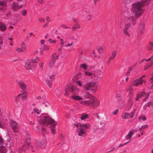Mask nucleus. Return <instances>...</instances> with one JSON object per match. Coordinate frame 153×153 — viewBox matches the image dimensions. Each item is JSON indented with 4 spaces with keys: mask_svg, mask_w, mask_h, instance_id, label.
Listing matches in <instances>:
<instances>
[{
    "mask_svg": "<svg viewBox=\"0 0 153 153\" xmlns=\"http://www.w3.org/2000/svg\"><path fill=\"white\" fill-rule=\"evenodd\" d=\"M145 5L144 0L137 1L133 3L131 5V13L128 20L132 22L133 25L136 24L135 19L138 18L143 14L144 10L143 8Z\"/></svg>",
    "mask_w": 153,
    "mask_h": 153,
    "instance_id": "f257e3e1",
    "label": "nucleus"
},
{
    "mask_svg": "<svg viewBox=\"0 0 153 153\" xmlns=\"http://www.w3.org/2000/svg\"><path fill=\"white\" fill-rule=\"evenodd\" d=\"M39 122L40 125L42 126H44L45 125H51L52 126L51 128V132L53 134H55V129L54 126L57 125V123L54 120L47 116L42 115Z\"/></svg>",
    "mask_w": 153,
    "mask_h": 153,
    "instance_id": "f03ea898",
    "label": "nucleus"
},
{
    "mask_svg": "<svg viewBox=\"0 0 153 153\" xmlns=\"http://www.w3.org/2000/svg\"><path fill=\"white\" fill-rule=\"evenodd\" d=\"M76 84L80 87H82L86 91H90L92 93H95L98 89V85L96 82H88L84 85L82 82L80 80H78L76 82Z\"/></svg>",
    "mask_w": 153,
    "mask_h": 153,
    "instance_id": "7ed1b4c3",
    "label": "nucleus"
},
{
    "mask_svg": "<svg viewBox=\"0 0 153 153\" xmlns=\"http://www.w3.org/2000/svg\"><path fill=\"white\" fill-rule=\"evenodd\" d=\"M91 100H88L85 101H81L80 103L83 105H85L89 106H97L100 104V102L96 100L95 97L91 99Z\"/></svg>",
    "mask_w": 153,
    "mask_h": 153,
    "instance_id": "20e7f679",
    "label": "nucleus"
},
{
    "mask_svg": "<svg viewBox=\"0 0 153 153\" xmlns=\"http://www.w3.org/2000/svg\"><path fill=\"white\" fill-rule=\"evenodd\" d=\"M10 126L15 133L18 132L19 130V127L16 122L13 120L10 121Z\"/></svg>",
    "mask_w": 153,
    "mask_h": 153,
    "instance_id": "39448f33",
    "label": "nucleus"
},
{
    "mask_svg": "<svg viewBox=\"0 0 153 153\" xmlns=\"http://www.w3.org/2000/svg\"><path fill=\"white\" fill-rule=\"evenodd\" d=\"M149 95V94H146V93L144 91H143L137 94V96L135 98V100L137 101L139 100L140 98L145 96V97L144 99L143 100V101H145L147 99V98L148 97Z\"/></svg>",
    "mask_w": 153,
    "mask_h": 153,
    "instance_id": "423d86ee",
    "label": "nucleus"
},
{
    "mask_svg": "<svg viewBox=\"0 0 153 153\" xmlns=\"http://www.w3.org/2000/svg\"><path fill=\"white\" fill-rule=\"evenodd\" d=\"M22 4H19L16 2H14L11 5L12 9L14 11H17L20 9L22 7Z\"/></svg>",
    "mask_w": 153,
    "mask_h": 153,
    "instance_id": "0eeeda50",
    "label": "nucleus"
},
{
    "mask_svg": "<svg viewBox=\"0 0 153 153\" xmlns=\"http://www.w3.org/2000/svg\"><path fill=\"white\" fill-rule=\"evenodd\" d=\"M146 82L145 80H141L140 78L137 79L133 81V85L136 86H137L140 85H142L143 83H145Z\"/></svg>",
    "mask_w": 153,
    "mask_h": 153,
    "instance_id": "6e6552de",
    "label": "nucleus"
},
{
    "mask_svg": "<svg viewBox=\"0 0 153 153\" xmlns=\"http://www.w3.org/2000/svg\"><path fill=\"white\" fill-rule=\"evenodd\" d=\"M130 24L129 23H127L126 24L125 26V27L123 30V33L124 34L127 35L128 37L130 36V34L128 31L127 30L130 27Z\"/></svg>",
    "mask_w": 153,
    "mask_h": 153,
    "instance_id": "1a4fd4ad",
    "label": "nucleus"
},
{
    "mask_svg": "<svg viewBox=\"0 0 153 153\" xmlns=\"http://www.w3.org/2000/svg\"><path fill=\"white\" fill-rule=\"evenodd\" d=\"M71 92L73 94H77L79 91V89L75 86H72L71 88Z\"/></svg>",
    "mask_w": 153,
    "mask_h": 153,
    "instance_id": "9d476101",
    "label": "nucleus"
},
{
    "mask_svg": "<svg viewBox=\"0 0 153 153\" xmlns=\"http://www.w3.org/2000/svg\"><path fill=\"white\" fill-rule=\"evenodd\" d=\"M17 82L19 87L22 90H25L26 89L27 87L26 85L24 82L22 81H18Z\"/></svg>",
    "mask_w": 153,
    "mask_h": 153,
    "instance_id": "9b49d317",
    "label": "nucleus"
},
{
    "mask_svg": "<svg viewBox=\"0 0 153 153\" xmlns=\"http://www.w3.org/2000/svg\"><path fill=\"white\" fill-rule=\"evenodd\" d=\"M135 130H131L128 132V134L126 136V138L127 140H129L131 141L132 136L134 133Z\"/></svg>",
    "mask_w": 153,
    "mask_h": 153,
    "instance_id": "f8f14e48",
    "label": "nucleus"
},
{
    "mask_svg": "<svg viewBox=\"0 0 153 153\" xmlns=\"http://www.w3.org/2000/svg\"><path fill=\"white\" fill-rule=\"evenodd\" d=\"M37 144L40 147L44 148L46 145V141L45 139H43L40 141Z\"/></svg>",
    "mask_w": 153,
    "mask_h": 153,
    "instance_id": "ddd939ff",
    "label": "nucleus"
},
{
    "mask_svg": "<svg viewBox=\"0 0 153 153\" xmlns=\"http://www.w3.org/2000/svg\"><path fill=\"white\" fill-rule=\"evenodd\" d=\"M145 28V25L143 24H142L140 25L139 27L138 36H140L143 32V30Z\"/></svg>",
    "mask_w": 153,
    "mask_h": 153,
    "instance_id": "4468645a",
    "label": "nucleus"
},
{
    "mask_svg": "<svg viewBox=\"0 0 153 153\" xmlns=\"http://www.w3.org/2000/svg\"><path fill=\"white\" fill-rule=\"evenodd\" d=\"M90 126V125L88 123L81 124V125L80 126V128L85 132L86 129L89 128Z\"/></svg>",
    "mask_w": 153,
    "mask_h": 153,
    "instance_id": "2eb2a0df",
    "label": "nucleus"
},
{
    "mask_svg": "<svg viewBox=\"0 0 153 153\" xmlns=\"http://www.w3.org/2000/svg\"><path fill=\"white\" fill-rule=\"evenodd\" d=\"M31 61L30 60H27L26 61L25 65V68L27 70H30L31 69V67L30 65Z\"/></svg>",
    "mask_w": 153,
    "mask_h": 153,
    "instance_id": "dca6fc26",
    "label": "nucleus"
},
{
    "mask_svg": "<svg viewBox=\"0 0 153 153\" xmlns=\"http://www.w3.org/2000/svg\"><path fill=\"white\" fill-rule=\"evenodd\" d=\"M76 94H73L71 96V98L74 100L79 101L82 100L83 98L82 97L76 95Z\"/></svg>",
    "mask_w": 153,
    "mask_h": 153,
    "instance_id": "f3484780",
    "label": "nucleus"
},
{
    "mask_svg": "<svg viewBox=\"0 0 153 153\" xmlns=\"http://www.w3.org/2000/svg\"><path fill=\"white\" fill-rule=\"evenodd\" d=\"M6 25L1 22H0V30L2 32L4 31L7 29Z\"/></svg>",
    "mask_w": 153,
    "mask_h": 153,
    "instance_id": "a211bd4d",
    "label": "nucleus"
},
{
    "mask_svg": "<svg viewBox=\"0 0 153 153\" xmlns=\"http://www.w3.org/2000/svg\"><path fill=\"white\" fill-rule=\"evenodd\" d=\"M77 133L79 136H82L85 134V132L80 128H78L76 130Z\"/></svg>",
    "mask_w": 153,
    "mask_h": 153,
    "instance_id": "6ab92c4d",
    "label": "nucleus"
},
{
    "mask_svg": "<svg viewBox=\"0 0 153 153\" xmlns=\"http://www.w3.org/2000/svg\"><path fill=\"white\" fill-rule=\"evenodd\" d=\"M105 49V46H102V47H98L97 48V49L100 54H102Z\"/></svg>",
    "mask_w": 153,
    "mask_h": 153,
    "instance_id": "aec40b11",
    "label": "nucleus"
},
{
    "mask_svg": "<svg viewBox=\"0 0 153 153\" xmlns=\"http://www.w3.org/2000/svg\"><path fill=\"white\" fill-rule=\"evenodd\" d=\"M84 97L86 98L90 99H91L93 98V97H94L88 91H86L85 92V95Z\"/></svg>",
    "mask_w": 153,
    "mask_h": 153,
    "instance_id": "412c9836",
    "label": "nucleus"
},
{
    "mask_svg": "<svg viewBox=\"0 0 153 153\" xmlns=\"http://www.w3.org/2000/svg\"><path fill=\"white\" fill-rule=\"evenodd\" d=\"M16 51L19 53H20L21 52H24L26 51V48H24L23 47L21 48H16Z\"/></svg>",
    "mask_w": 153,
    "mask_h": 153,
    "instance_id": "4be33fe9",
    "label": "nucleus"
},
{
    "mask_svg": "<svg viewBox=\"0 0 153 153\" xmlns=\"http://www.w3.org/2000/svg\"><path fill=\"white\" fill-rule=\"evenodd\" d=\"M80 27V25L78 22L75 23L74 26L72 27L73 30H74L77 28H79Z\"/></svg>",
    "mask_w": 153,
    "mask_h": 153,
    "instance_id": "5701e85b",
    "label": "nucleus"
},
{
    "mask_svg": "<svg viewBox=\"0 0 153 153\" xmlns=\"http://www.w3.org/2000/svg\"><path fill=\"white\" fill-rule=\"evenodd\" d=\"M117 54V52L115 50H114L113 51L111 56L110 57V58L114 59L115 58L116 54Z\"/></svg>",
    "mask_w": 153,
    "mask_h": 153,
    "instance_id": "b1692460",
    "label": "nucleus"
},
{
    "mask_svg": "<svg viewBox=\"0 0 153 153\" xmlns=\"http://www.w3.org/2000/svg\"><path fill=\"white\" fill-rule=\"evenodd\" d=\"M84 73L85 75L89 76H91L92 77L94 72H90L88 71H85L84 72Z\"/></svg>",
    "mask_w": 153,
    "mask_h": 153,
    "instance_id": "393cba45",
    "label": "nucleus"
},
{
    "mask_svg": "<svg viewBox=\"0 0 153 153\" xmlns=\"http://www.w3.org/2000/svg\"><path fill=\"white\" fill-rule=\"evenodd\" d=\"M55 62V61L53 60L52 59L50 60L49 64V68H52L54 66Z\"/></svg>",
    "mask_w": 153,
    "mask_h": 153,
    "instance_id": "a878e982",
    "label": "nucleus"
},
{
    "mask_svg": "<svg viewBox=\"0 0 153 153\" xmlns=\"http://www.w3.org/2000/svg\"><path fill=\"white\" fill-rule=\"evenodd\" d=\"M88 116L87 114H82L81 117V119L82 120H84L85 119H86L87 118H88Z\"/></svg>",
    "mask_w": 153,
    "mask_h": 153,
    "instance_id": "bb28decb",
    "label": "nucleus"
},
{
    "mask_svg": "<svg viewBox=\"0 0 153 153\" xmlns=\"http://www.w3.org/2000/svg\"><path fill=\"white\" fill-rule=\"evenodd\" d=\"M129 114L128 113H124L122 116V118L123 119H127L128 118Z\"/></svg>",
    "mask_w": 153,
    "mask_h": 153,
    "instance_id": "cd10ccee",
    "label": "nucleus"
},
{
    "mask_svg": "<svg viewBox=\"0 0 153 153\" xmlns=\"http://www.w3.org/2000/svg\"><path fill=\"white\" fill-rule=\"evenodd\" d=\"M25 90H22V91L21 92L22 93L19 94L18 96H17V97H16V101L17 99L21 96L22 95H25L26 94H28L25 91Z\"/></svg>",
    "mask_w": 153,
    "mask_h": 153,
    "instance_id": "c85d7f7f",
    "label": "nucleus"
},
{
    "mask_svg": "<svg viewBox=\"0 0 153 153\" xmlns=\"http://www.w3.org/2000/svg\"><path fill=\"white\" fill-rule=\"evenodd\" d=\"M92 78L94 79V80L97 81L99 79V76L94 73Z\"/></svg>",
    "mask_w": 153,
    "mask_h": 153,
    "instance_id": "c756f323",
    "label": "nucleus"
},
{
    "mask_svg": "<svg viewBox=\"0 0 153 153\" xmlns=\"http://www.w3.org/2000/svg\"><path fill=\"white\" fill-rule=\"evenodd\" d=\"M52 60L56 62V60L58 59V56L54 53L52 56Z\"/></svg>",
    "mask_w": 153,
    "mask_h": 153,
    "instance_id": "7c9ffc66",
    "label": "nucleus"
},
{
    "mask_svg": "<svg viewBox=\"0 0 153 153\" xmlns=\"http://www.w3.org/2000/svg\"><path fill=\"white\" fill-rule=\"evenodd\" d=\"M39 60V58L36 57V58L33 59L31 61V62L33 63H35L38 62Z\"/></svg>",
    "mask_w": 153,
    "mask_h": 153,
    "instance_id": "2f4dec72",
    "label": "nucleus"
},
{
    "mask_svg": "<svg viewBox=\"0 0 153 153\" xmlns=\"http://www.w3.org/2000/svg\"><path fill=\"white\" fill-rule=\"evenodd\" d=\"M80 67L82 68L85 70H87L88 68V66L85 63H83L81 64Z\"/></svg>",
    "mask_w": 153,
    "mask_h": 153,
    "instance_id": "473e14b6",
    "label": "nucleus"
},
{
    "mask_svg": "<svg viewBox=\"0 0 153 153\" xmlns=\"http://www.w3.org/2000/svg\"><path fill=\"white\" fill-rule=\"evenodd\" d=\"M147 49L148 50H151L153 49V43L151 42L149 43V45Z\"/></svg>",
    "mask_w": 153,
    "mask_h": 153,
    "instance_id": "72a5a7b5",
    "label": "nucleus"
},
{
    "mask_svg": "<svg viewBox=\"0 0 153 153\" xmlns=\"http://www.w3.org/2000/svg\"><path fill=\"white\" fill-rule=\"evenodd\" d=\"M148 127V126L147 125H145L139 128V131H141L147 128Z\"/></svg>",
    "mask_w": 153,
    "mask_h": 153,
    "instance_id": "f704fd0d",
    "label": "nucleus"
},
{
    "mask_svg": "<svg viewBox=\"0 0 153 153\" xmlns=\"http://www.w3.org/2000/svg\"><path fill=\"white\" fill-rule=\"evenodd\" d=\"M7 5V2L4 1H0V6H6Z\"/></svg>",
    "mask_w": 153,
    "mask_h": 153,
    "instance_id": "c9c22d12",
    "label": "nucleus"
},
{
    "mask_svg": "<svg viewBox=\"0 0 153 153\" xmlns=\"http://www.w3.org/2000/svg\"><path fill=\"white\" fill-rule=\"evenodd\" d=\"M146 117L145 116L143 115L140 117L138 118V119L139 120H142L143 121L146 120Z\"/></svg>",
    "mask_w": 153,
    "mask_h": 153,
    "instance_id": "e433bc0d",
    "label": "nucleus"
},
{
    "mask_svg": "<svg viewBox=\"0 0 153 153\" xmlns=\"http://www.w3.org/2000/svg\"><path fill=\"white\" fill-rule=\"evenodd\" d=\"M8 42L10 44V45L13 46V45L12 38H10L8 39Z\"/></svg>",
    "mask_w": 153,
    "mask_h": 153,
    "instance_id": "4c0bfd02",
    "label": "nucleus"
},
{
    "mask_svg": "<svg viewBox=\"0 0 153 153\" xmlns=\"http://www.w3.org/2000/svg\"><path fill=\"white\" fill-rule=\"evenodd\" d=\"M22 100H26L28 97V94H26L24 95H22Z\"/></svg>",
    "mask_w": 153,
    "mask_h": 153,
    "instance_id": "58836bf2",
    "label": "nucleus"
},
{
    "mask_svg": "<svg viewBox=\"0 0 153 153\" xmlns=\"http://www.w3.org/2000/svg\"><path fill=\"white\" fill-rule=\"evenodd\" d=\"M47 84L48 86L50 88L52 87V81H51L48 80L47 81Z\"/></svg>",
    "mask_w": 153,
    "mask_h": 153,
    "instance_id": "ea45409f",
    "label": "nucleus"
},
{
    "mask_svg": "<svg viewBox=\"0 0 153 153\" xmlns=\"http://www.w3.org/2000/svg\"><path fill=\"white\" fill-rule=\"evenodd\" d=\"M44 63L43 62H41L39 64V66L41 70H42L43 69V67L44 65Z\"/></svg>",
    "mask_w": 153,
    "mask_h": 153,
    "instance_id": "a19ab883",
    "label": "nucleus"
},
{
    "mask_svg": "<svg viewBox=\"0 0 153 153\" xmlns=\"http://www.w3.org/2000/svg\"><path fill=\"white\" fill-rule=\"evenodd\" d=\"M86 18L88 20L91 21L92 19V16L90 15H88L87 16Z\"/></svg>",
    "mask_w": 153,
    "mask_h": 153,
    "instance_id": "79ce46f5",
    "label": "nucleus"
},
{
    "mask_svg": "<svg viewBox=\"0 0 153 153\" xmlns=\"http://www.w3.org/2000/svg\"><path fill=\"white\" fill-rule=\"evenodd\" d=\"M153 64V62H152L151 63L150 65H147L145 67V70H146V69L148 68H149Z\"/></svg>",
    "mask_w": 153,
    "mask_h": 153,
    "instance_id": "37998d69",
    "label": "nucleus"
},
{
    "mask_svg": "<svg viewBox=\"0 0 153 153\" xmlns=\"http://www.w3.org/2000/svg\"><path fill=\"white\" fill-rule=\"evenodd\" d=\"M22 14L23 16H25L27 14V11L26 10H22Z\"/></svg>",
    "mask_w": 153,
    "mask_h": 153,
    "instance_id": "c03bdc74",
    "label": "nucleus"
},
{
    "mask_svg": "<svg viewBox=\"0 0 153 153\" xmlns=\"http://www.w3.org/2000/svg\"><path fill=\"white\" fill-rule=\"evenodd\" d=\"M147 104H149V105H148V107L151 106L153 107V101L151 102H149L148 103H146Z\"/></svg>",
    "mask_w": 153,
    "mask_h": 153,
    "instance_id": "a18cd8bd",
    "label": "nucleus"
},
{
    "mask_svg": "<svg viewBox=\"0 0 153 153\" xmlns=\"http://www.w3.org/2000/svg\"><path fill=\"white\" fill-rule=\"evenodd\" d=\"M27 144V145H26L24 146H23V147L22 148V150H25V148H28L29 145V143H28Z\"/></svg>",
    "mask_w": 153,
    "mask_h": 153,
    "instance_id": "49530a36",
    "label": "nucleus"
},
{
    "mask_svg": "<svg viewBox=\"0 0 153 153\" xmlns=\"http://www.w3.org/2000/svg\"><path fill=\"white\" fill-rule=\"evenodd\" d=\"M34 110L35 113H37L38 114H39L40 112V111H39V110L37 108H35Z\"/></svg>",
    "mask_w": 153,
    "mask_h": 153,
    "instance_id": "de8ad7c7",
    "label": "nucleus"
},
{
    "mask_svg": "<svg viewBox=\"0 0 153 153\" xmlns=\"http://www.w3.org/2000/svg\"><path fill=\"white\" fill-rule=\"evenodd\" d=\"M150 82L152 84L151 86L153 88V77H151L150 78Z\"/></svg>",
    "mask_w": 153,
    "mask_h": 153,
    "instance_id": "09e8293b",
    "label": "nucleus"
},
{
    "mask_svg": "<svg viewBox=\"0 0 153 153\" xmlns=\"http://www.w3.org/2000/svg\"><path fill=\"white\" fill-rule=\"evenodd\" d=\"M38 20L40 22H44L45 21V19L43 18H40Z\"/></svg>",
    "mask_w": 153,
    "mask_h": 153,
    "instance_id": "8fccbe9b",
    "label": "nucleus"
},
{
    "mask_svg": "<svg viewBox=\"0 0 153 153\" xmlns=\"http://www.w3.org/2000/svg\"><path fill=\"white\" fill-rule=\"evenodd\" d=\"M112 60H113L111 58H110V57L108 58V60L107 61V63L108 64H109L111 62V61Z\"/></svg>",
    "mask_w": 153,
    "mask_h": 153,
    "instance_id": "3c124183",
    "label": "nucleus"
},
{
    "mask_svg": "<svg viewBox=\"0 0 153 153\" xmlns=\"http://www.w3.org/2000/svg\"><path fill=\"white\" fill-rule=\"evenodd\" d=\"M134 114V112H131L129 115V117L131 118H132L133 117Z\"/></svg>",
    "mask_w": 153,
    "mask_h": 153,
    "instance_id": "603ef678",
    "label": "nucleus"
},
{
    "mask_svg": "<svg viewBox=\"0 0 153 153\" xmlns=\"http://www.w3.org/2000/svg\"><path fill=\"white\" fill-rule=\"evenodd\" d=\"M48 41L50 43H55L56 42V41L54 40H52L51 39H50L48 40Z\"/></svg>",
    "mask_w": 153,
    "mask_h": 153,
    "instance_id": "864d4df0",
    "label": "nucleus"
},
{
    "mask_svg": "<svg viewBox=\"0 0 153 153\" xmlns=\"http://www.w3.org/2000/svg\"><path fill=\"white\" fill-rule=\"evenodd\" d=\"M0 128H4V126L2 123V121L0 119Z\"/></svg>",
    "mask_w": 153,
    "mask_h": 153,
    "instance_id": "5fc2aeb1",
    "label": "nucleus"
},
{
    "mask_svg": "<svg viewBox=\"0 0 153 153\" xmlns=\"http://www.w3.org/2000/svg\"><path fill=\"white\" fill-rule=\"evenodd\" d=\"M21 48H22V47H24L25 48H26V47L25 45V43L24 42H22L21 44Z\"/></svg>",
    "mask_w": 153,
    "mask_h": 153,
    "instance_id": "6e6d98bb",
    "label": "nucleus"
},
{
    "mask_svg": "<svg viewBox=\"0 0 153 153\" xmlns=\"http://www.w3.org/2000/svg\"><path fill=\"white\" fill-rule=\"evenodd\" d=\"M118 111V110L116 109L113 112L112 114L114 115H116L117 114Z\"/></svg>",
    "mask_w": 153,
    "mask_h": 153,
    "instance_id": "4d7b16f0",
    "label": "nucleus"
},
{
    "mask_svg": "<svg viewBox=\"0 0 153 153\" xmlns=\"http://www.w3.org/2000/svg\"><path fill=\"white\" fill-rule=\"evenodd\" d=\"M42 134H44L46 131V129L45 128H42Z\"/></svg>",
    "mask_w": 153,
    "mask_h": 153,
    "instance_id": "13d9d810",
    "label": "nucleus"
},
{
    "mask_svg": "<svg viewBox=\"0 0 153 153\" xmlns=\"http://www.w3.org/2000/svg\"><path fill=\"white\" fill-rule=\"evenodd\" d=\"M149 104H145L143 106V108L144 110H146L147 108V107H148V105H149Z\"/></svg>",
    "mask_w": 153,
    "mask_h": 153,
    "instance_id": "bf43d9fd",
    "label": "nucleus"
},
{
    "mask_svg": "<svg viewBox=\"0 0 153 153\" xmlns=\"http://www.w3.org/2000/svg\"><path fill=\"white\" fill-rule=\"evenodd\" d=\"M73 42H71V43H70V44H68L67 45H65V47H69L71 46H72V45H73Z\"/></svg>",
    "mask_w": 153,
    "mask_h": 153,
    "instance_id": "052dcab7",
    "label": "nucleus"
},
{
    "mask_svg": "<svg viewBox=\"0 0 153 153\" xmlns=\"http://www.w3.org/2000/svg\"><path fill=\"white\" fill-rule=\"evenodd\" d=\"M61 27H63V28H69V27H67L65 26V25L63 24L61 26Z\"/></svg>",
    "mask_w": 153,
    "mask_h": 153,
    "instance_id": "680f3d73",
    "label": "nucleus"
},
{
    "mask_svg": "<svg viewBox=\"0 0 153 153\" xmlns=\"http://www.w3.org/2000/svg\"><path fill=\"white\" fill-rule=\"evenodd\" d=\"M43 48L45 50H49V48H48V47L47 46L45 45H44L43 46Z\"/></svg>",
    "mask_w": 153,
    "mask_h": 153,
    "instance_id": "e2e57ef3",
    "label": "nucleus"
},
{
    "mask_svg": "<svg viewBox=\"0 0 153 153\" xmlns=\"http://www.w3.org/2000/svg\"><path fill=\"white\" fill-rule=\"evenodd\" d=\"M2 38L0 36V44L3 45Z\"/></svg>",
    "mask_w": 153,
    "mask_h": 153,
    "instance_id": "0e129e2a",
    "label": "nucleus"
},
{
    "mask_svg": "<svg viewBox=\"0 0 153 153\" xmlns=\"http://www.w3.org/2000/svg\"><path fill=\"white\" fill-rule=\"evenodd\" d=\"M129 103L131 105L133 103V100L132 99H130L129 100Z\"/></svg>",
    "mask_w": 153,
    "mask_h": 153,
    "instance_id": "69168bd1",
    "label": "nucleus"
},
{
    "mask_svg": "<svg viewBox=\"0 0 153 153\" xmlns=\"http://www.w3.org/2000/svg\"><path fill=\"white\" fill-rule=\"evenodd\" d=\"M3 143V140L1 137H0V143L1 144H2Z\"/></svg>",
    "mask_w": 153,
    "mask_h": 153,
    "instance_id": "338daca9",
    "label": "nucleus"
},
{
    "mask_svg": "<svg viewBox=\"0 0 153 153\" xmlns=\"http://www.w3.org/2000/svg\"><path fill=\"white\" fill-rule=\"evenodd\" d=\"M46 20L48 21V22H49L51 20L50 18L48 16H47L46 18Z\"/></svg>",
    "mask_w": 153,
    "mask_h": 153,
    "instance_id": "774afa93",
    "label": "nucleus"
}]
</instances>
